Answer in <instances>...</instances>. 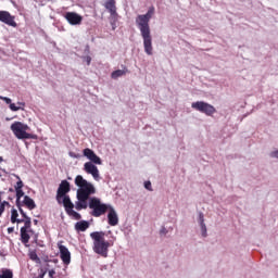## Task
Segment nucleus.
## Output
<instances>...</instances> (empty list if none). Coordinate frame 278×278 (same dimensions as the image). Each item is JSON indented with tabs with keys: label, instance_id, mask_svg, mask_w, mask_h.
Returning a JSON list of instances; mask_svg holds the SVG:
<instances>
[{
	"label": "nucleus",
	"instance_id": "nucleus-41",
	"mask_svg": "<svg viewBox=\"0 0 278 278\" xmlns=\"http://www.w3.org/2000/svg\"><path fill=\"white\" fill-rule=\"evenodd\" d=\"M35 225H38V219H34Z\"/></svg>",
	"mask_w": 278,
	"mask_h": 278
},
{
	"label": "nucleus",
	"instance_id": "nucleus-33",
	"mask_svg": "<svg viewBox=\"0 0 278 278\" xmlns=\"http://www.w3.org/2000/svg\"><path fill=\"white\" fill-rule=\"evenodd\" d=\"M5 205H10V203L8 201H3L1 204H0V207H2V212H5Z\"/></svg>",
	"mask_w": 278,
	"mask_h": 278
},
{
	"label": "nucleus",
	"instance_id": "nucleus-10",
	"mask_svg": "<svg viewBox=\"0 0 278 278\" xmlns=\"http://www.w3.org/2000/svg\"><path fill=\"white\" fill-rule=\"evenodd\" d=\"M65 20L70 25H81V21H84V17L76 12H67L65 13Z\"/></svg>",
	"mask_w": 278,
	"mask_h": 278
},
{
	"label": "nucleus",
	"instance_id": "nucleus-6",
	"mask_svg": "<svg viewBox=\"0 0 278 278\" xmlns=\"http://www.w3.org/2000/svg\"><path fill=\"white\" fill-rule=\"evenodd\" d=\"M191 108L206 116H213V114H216V108L207 102L197 101L191 104Z\"/></svg>",
	"mask_w": 278,
	"mask_h": 278
},
{
	"label": "nucleus",
	"instance_id": "nucleus-13",
	"mask_svg": "<svg viewBox=\"0 0 278 278\" xmlns=\"http://www.w3.org/2000/svg\"><path fill=\"white\" fill-rule=\"evenodd\" d=\"M59 251L60 258L62 260L63 264L68 266V264H71V251H68V248L63 244H59Z\"/></svg>",
	"mask_w": 278,
	"mask_h": 278
},
{
	"label": "nucleus",
	"instance_id": "nucleus-38",
	"mask_svg": "<svg viewBox=\"0 0 278 278\" xmlns=\"http://www.w3.org/2000/svg\"><path fill=\"white\" fill-rule=\"evenodd\" d=\"M3 214V207H0V216Z\"/></svg>",
	"mask_w": 278,
	"mask_h": 278
},
{
	"label": "nucleus",
	"instance_id": "nucleus-15",
	"mask_svg": "<svg viewBox=\"0 0 278 278\" xmlns=\"http://www.w3.org/2000/svg\"><path fill=\"white\" fill-rule=\"evenodd\" d=\"M27 207V210H36V202L29 195H24V200L21 202V207Z\"/></svg>",
	"mask_w": 278,
	"mask_h": 278
},
{
	"label": "nucleus",
	"instance_id": "nucleus-5",
	"mask_svg": "<svg viewBox=\"0 0 278 278\" xmlns=\"http://www.w3.org/2000/svg\"><path fill=\"white\" fill-rule=\"evenodd\" d=\"M89 208L91 210L90 212L91 216H93L94 218H99L100 216L108 214V211L110 210V205L101 202L99 198H90Z\"/></svg>",
	"mask_w": 278,
	"mask_h": 278
},
{
	"label": "nucleus",
	"instance_id": "nucleus-36",
	"mask_svg": "<svg viewBox=\"0 0 278 278\" xmlns=\"http://www.w3.org/2000/svg\"><path fill=\"white\" fill-rule=\"evenodd\" d=\"M15 223H17V224L25 223V218L24 219L17 218Z\"/></svg>",
	"mask_w": 278,
	"mask_h": 278
},
{
	"label": "nucleus",
	"instance_id": "nucleus-29",
	"mask_svg": "<svg viewBox=\"0 0 278 278\" xmlns=\"http://www.w3.org/2000/svg\"><path fill=\"white\" fill-rule=\"evenodd\" d=\"M199 220H200V225H202V227H205V218L203 216V213L199 214Z\"/></svg>",
	"mask_w": 278,
	"mask_h": 278
},
{
	"label": "nucleus",
	"instance_id": "nucleus-22",
	"mask_svg": "<svg viewBox=\"0 0 278 278\" xmlns=\"http://www.w3.org/2000/svg\"><path fill=\"white\" fill-rule=\"evenodd\" d=\"M13 177H15V179H17L16 185L14 186L15 190H23V187L25 186L23 184V180H21V176L13 174Z\"/></svg>",
	"mask_w": 278,
	"mask_h": 278
},
{
	"label": "nucleus",
	"instance_id": "nucleus-34",
	"mask_svg": "<svg viewBox=\"0 0 278 278\" xmlns=\"http://www.w3.org/2000/svg\"><path fill=\"white\" fill-rule=\"evenodd\" d=\"M49 277L50 278H54L55 277V270L54 269L49 270Z\"/></svg>",
	"mask_w": 278,
	"mask_h": 278
},
{
	"label": "nucleus",
	"instance_id": "nucleus-28",
	"mask_svg": "<svg viewBox=\"0 0 278 278\" xmlns=\"http://www.w3.org/2000/svg\"><path fill=\"white\" fill-rule=\"evenodd\" d=\"M0 101H4L7 105H10L12 103V99L3 96H0Z\"/></svg>",
	"mask_w": 278,
	"mask_h": 278
},
{
	"label": "nucleus",
	"instance_id": "nucleus-37",
	"mask_svg": "<svg viewBox=\"0 0 278 278\" xmlns=\"http://www.w3.org/2000/svg\"><path fill=\"white\" fill-rule=\"evenodd\" d=\"M12 231H14V228H8L9 233H12Z\"/></svg>",
	"mask_w": 278,
	"mask_h": 278
},
{
	"label": "nucleus",
	"instance_id": "nucleus-35",
	"mask_svg": "<svg viewBox=\"0 0 278 278\" xmlns=\"http://www.w3.org/2000/svg\"><path fill=\"white\" fill-rule=\"evenodd\" d=\"M45 275H47V270L41 269V274L39 275V278H45Z\"/></svg>",
	"mask_w": 278,
	"mask_h": 278
},
{
	"label": "nucleus",
	"instance_id": "nucleus-2",
	"mask_svg": "<svg viewBox=\"0 0 278 278\" xmlns=\"http://www.w3.org/2000/svg\"><path fill=\"white\" fill-rule=\"evenodd\" d=\"M75 185L79 188L76 193L77 201L80 202L84 210H88L90 205L88 204V199H90L91 194L97 192V189H94V186L88 182V180L84 179V176L81 175L76 176Z\"/></svg>",
	"mask_w": 278,
	"mask_h": 278
},
{
	"label": "nucleus",
	"instance_id": "nucleus-26",
	"mask_svg": "<svg viewBox=\"0 0 278 278\" xmlns=\"http://www.w3.org/2000/svg\"><path fill=\"white\" fill-rule=\"evenodd\" d=\"M89 161L91 162V164H98V165H101L102 164V161H101V157H99V155L93 154Z\"/></svg>",
	"mask_w": 278,
	"mask_h": 278
},
{
	"label": "nucleus",
	"instance_id": "nucleus-32",
	"mask_svg": "<svg viewBox=\"0 0 278 278\" xmlns=\"http://www.w3.org/2000/svg\"><path fill=\"white\" fill-rule=\"evenodd\" d=\"M201 229H202V236L205 238V236H207V227L205 226V224H204V227L203 225H201Z\"/></svg>",
	"mask_w": 278,
	"mask_h": 278
},
{
	"label": "nucleus",
	"instance_id": "nucleus-8",
	"mask_svg": "<svg viewBox=\"0 0 278 278\" xmlns=\"http://www.w3.org/2000/svg\"><path fill=\"white\" fill-rule=\"evenodd\" d=\"M71 192V182L68 180H62L56 191V201L62 203L63 197H66Z\"/></svg>",
	"mask_w": 278,
	"mask_h": 278
},
{
	"label": "nucleus",
	"instance_id": "nucleus-20",
	"mask_svg": "<svg viewBox=\"0 0 278 278\" xmlns=\"http://www.w3.org/2000/svg\"><path fill=\"white\" fill-rule=\"evenodd\" d=\"M16 205L18 207V211H21V199H23V197H25V191H23V189H16Z\"/></svg>",
	"mask_w": 278,
	"mask_h": 278
},
{
	"label": "nucleus",
	"instance_id": "nucleus-25",
	"mask_svg": "<svg viewBox=\"0 0 278 278\" xmlns=\"http://www.w3.org/2000/svg\"><path fill=\"white\" fill-rule=\"evenodd\" d=\"M94 151H92V149H89V148H86L84 151H83V155L85 157H87V160H90L93 155H94Z\"/></svg>",
	"mask_w": 278,
	"mask_h": 278
},
{
	"label": "nucleus",
	"instance_id": "nucleus-4",
	"mask_svg": "<svg viewBox=\"0 0 278 278\" xmlns=\"http://www.w3.org/2000/svg\"><path fill=\"white\" fill-rule=\"evenodd\" d=\"M11 131L18 140H34L36 138V135L27 132L29 131V126L22 122H14L11 125Z\"/></svg>",
	"mask_w": 278,
	"mask_h": 278
},
{
	"label": "nucleus",
	"instance_id": "nucleus-16",
	"mask_svg": "<svg viewBox=\"0 0 278 278\" xmlns=\"http://www.w3.org/2000/svg\"><path fill=\"white\" fill-rule=\"evenodd\" d=\"M20 214L24 217V226L22 229L29 231L31 229V217L27 216V213H25L22 207H20Z\"/></svg>",
	"mask_w": 278,
	"mask_h": 278
},
{
	"label": "nucleus",
	"instance_id": "nucleus-31",
	"mask_svg": "<svg viewBox=\"0 0 278 278\" xmlns=\"http://www.w3.org/2000/svg\"><path fill=\"white\" fill-rule=\"evenodd\" d=\"M144 188H146V190H149L150 192H153V188L151 187V181H146L144 182Z\"/></svg>",
	"mask_w": 278,
	"mask_h": 278
},
{
	"label": "nucleus",
	"instance_id": "nucleus-24",
	"mask_svg": "<svg viewBox=\"0 0 278 278\" xmlns=\"http://www.w3.org/2000/svg\"><path fill=\"white\" fill-rule=\"evenodd\" d=\"M0 278H14V273L11 269H2Z\"/></svg>",
	"mask_w": 278,
	"mask_h": 278
},
{
	"label": "nucleus",
	"instance_id": "nucleus-18",
	"mask_svg": "<svg viewBox=\"0 0 278 278\" xmlns=\"http://www.w3.org/2000/svg\"><path fill=\"white\" fill-rule=\"evenodd\" d=\"M21 240L23 244H27L29 242V231L31 230H25V228H21Z\"/></svg>",
	"mask_w": 278,
	"mask_h": 278
},
{
	"label": "nucleus",
	"instance_id": "nucleus-21",
	"mask_svg": "<svg viewBox=\"0 0 278 278\" xmlns=\"http://www.w3.org/2000/svg\"><path fill=\"white\" fill-rule=\"evenodd\" d=\"M17 105L21 106H16L15 103H10L9 108L11 112H18V110H24L23 108L25 106V102H17Z\"/></svg>",
	"mask_w": 278,
	"mask_h": 278
},
{
	"label": "nucleus",
	"instance_id": "nucleus-40",
	"mask_svg": "<svg viewBox=\"0 0 278 278\" xmlns=\"http://www.w3.org/2000/svg\"><path fill=\"white\" fill-rule=\"evenodd\" d=\"M3 163V156H0V164Z\"/></svg>",
	"mask_w": 278,
	"mask_h": 278
},
{
	"label": "nucleus",
	"instance_id": "nucleus-44",
	"mask_svg": "<svg viewBox=\"0 0 278 278\" xmlns=\"http://www.w3.org/2000/svg\"><path fill=\"white\" fill-rule=\"evenodd\" d=\"M161 233H165V230H162Z\"/></svg>",
	"mask_w": 278,
	"mask_h": 278
},
{
	"label": "nucleus",
	"instance_id": "nucleus-39",
	"mask_svg": "<svg viewBox=\"0 0 278 278\" xmlns=\"http://www.w3.org/2000/svg\"><path fill=\"white\" fill-rule=\"evenodd\" d=\"M87 64L90 65V58L87 59Z\"/></svg>",
	"mask_w": 278,
	"mask_h": 278
},
{
	"label": "nucleus",
	"instance_id": "nucleus-27",
	"mask_svg": "<svg viewBox=\"0 0 278 278\" xmlns=\"http://www.w3.org/2000/svg\"><path fill=\"white\" fill-rule=\"evenodd\" d=\"M17 219H18V211H16V208H12L11 223L14 225V223H16Z\"/></svg>",
	"mask_w": 278,
	"mask_h": 278
},
{
	"label": "nucleus",
	"instance_id": "nucleus-14",
	"mask_svg": "<svg viewBox=\"0 0 278 278\" xmlns=\"http://www.w3.org/2000/svg\"><path fill=\"white\" fill-rule=\"evenodd\" d=\"M108 220L111 227H116V225H118V214H116V210L112 206L109 207Z\"/></svg>",
	"mask_w": 278,
	"mask_h": 278
},
{
	"label": "nucleus",
	"instance_id": "nucleus-3",
	"mask_svg": "<svg viewBox=\"0 0 278 278\" xmlns=\"http://www.w3.org/2000/svg\"><path fill=\"white\" fill-rule=\"evenodd\" d=\"M90 238L93 240V251L101 257H108L110 247H114V242L106 241L103 231L91 232Z\"/></svg>",
	"mask_w": 278,
	"mask_h": 278
},
{
	"label": "nucleus",
	"instance_id": "nucleus-17",
	"mask_svg": "<svg viewBox=\"0 0 278 278\" xmlns=\"http://www.w3.org/2000/svg\"><path fill=\"white\" fill-rule=\"evenodd\" d=\"M90 227V223L80 220L75 224L76 231H86Z\"/></svg>",
	"mask_w": 278,
	"mask_h": 278
},
{
	"label": "nucleus",
	"instance_id": "nucleus-43",
	"mask_svg": "<svg viewBox=\"0 0 278 278\" xmlns=\"http://www.w3.org/2000/svg\"><path fill=\"white\" fill-rule=\"evenodd\" d=\"M3 194V192L0 191V203H1V195Z\"/></svg>",
	"mask_w": 278,
	"mask_h": 278
},
{
	"label": "nucleus",
	"instance_id": "nucleus-9",
	"mask_svg": "<svg viewBox=\"0 0 278 278\" xmlns=\"http://www.w3.org/2000/svg\"><path fill=\"white\" fill-rule=\"evenodd\" d=\"M104 8L110 13L111 20L116 23L118 21V12H116V0H106Z\"/></svg>",
	"mask_w": 278,
	"mask_h": 278
},
{
	"label": "nucleus",
	"instance_id": "nucleus-19",
	"mask_svg": "<svg viewBox=\"0 0 278 278\" xmlns=\"http://www.w3.org/2000/svg\"><path fill=\"white\" fill-rule=\"evenodd\" d=\"M127 73H128L127 67H125L124 70H116L112 72L111 77L112 79H118V77H123L127 75Z\"/></svg>",
	"mask_w": 278,
	"mask_h": 278
},
{
	"label": "nucleus",
	"instance_id": "nucleus-42",
	"mask_svg": "<svg viewBox=\"0 0 278 278\" xmlns=\"http://www.w3.org/2000/svg\"><path fill=\"white\" fill-rule=\"evenodd\" d=\"M9 192H14V189L10 188V189H9Z\"/></svg>",
	"mask_w": 278,
	"mask_h": 278
},
{
	"label": "nucleus",
	"instance_id": "nucleus-11",
	"mask_svg": "<svg viewBox=\"0 0 278 278\" xmlns=\"http://www.w3.org/2000/svg\"><path fill=\"white\" fill-rule=\"evenodd\" d=\"M0 22L5 25H10V27H16V22L14 21V16L10 14L8 11H0Z\"/></svg>",
	"mask_w": 278,
	"mask_h": 278
},
{
	"label": "nucleus",
	"instance_id": "nucleus-23",
	"mask_svg": "<svg viewBox=\"0 0 278 278\" xmlns=\"http://www.w3.org/2000/svg\"><path fill=\"white\" fill-rule=\"evenodd\" d=\"M28 255H29V260H31L36 264H40L41 261H40V257L38 256V253H36V251H30Z\"/></svg>",
	"mask_w": 278,
	"mask_h": 278
},
{
	"label": "nucleus",
	"instance_id": "nucleus-1",
	"mask_svg": "<svg viewBox=\"0 0 278 278\" xmlns=\"http://www.w3.org/2000/svg\"><path fill=\"white\" fill-rule=\"evenodd\" d=\"M153 14H155V8L151 7L146 14L136 17V25L143 38V49L147 55H153V38L151 37V26H149Z\"/></svg>",
	"mask_w": 278,
	"mask_h": 278
},
{
	"label": "nucleus",
	"instance_id": "nucleus-12",
	"mask_svg": "<svg viewBox=\"0 0 278 278\" xmlns=\"http://www.w3.org/2000/svg\"><path fill=\"white\" fill-rule=\"evenodd\" d=\"M84 170L88 175H92L96 181H99V168L94 164H92V162L85 163Z\"/></svg>",
	"mask_w": 278,
	"mask_h": 278
},
{
	"label": "nucleus",
	"instance_id": "nucleus-30",
	"mask_svg": "<svg viewBox=\"0 0 278 278\" xmlns=\"http://www.w3.org/2000/svg\"><path fill=\"white\" fill-rule=\"evenodd\" d=\"M75 207L78 212H81V210H84V205L79 200L76 202Z\"/></svg>",
	"mask_w": 278,
	"mask_h": 278
},
{
	"label": "nucleus",
	"instance_id": "nucleus-7",
	"mask_svg": "<svg viewBox=\"0 0 278 278\" xmlns=\"http://www.w3.org/2000/svg\"><path fill=\"white\" fill-rule=\"evenodd\" d=\"M63 205L65 207L66 214L72 216V218H74V220H81V214L77 213L74 210L75 204H73V202L71 201V197H68V195L63 197Z\"/></svg>",
	"mask_w": 278,
	"mask_h": 278
}]
</instances>
